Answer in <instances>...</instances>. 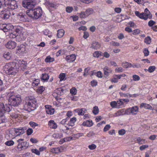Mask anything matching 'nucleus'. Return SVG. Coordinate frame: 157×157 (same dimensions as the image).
<instances>
[{"mask_svg": "<svg viewBox=\"0 0 157 157\" xmlns=\"http://www.w3.org/2000/svg\"><path fill=\"white\" fill-rule=\"evenodd\" d=\"M89 33L87 32H84V35L83 37L85 39L87 38L89 36Z\"/></svg>", "mask_w": 157, "mask_h": 157, "instance_id": "obj_64", "label": "nucleus"}, {"mask_svg": "<svg viewBox=\"0 0 157 157\" xmlns=\"http://www.w3.org/2000/svg\"><path fill=\"white\" fill-rule=\"evenodd\" d=\"M144 42L145 43L147 44H150L151 42V38L149 36H148L145 38Z\"/></svg>", "mask_w": 157, "mask_h": 157, "instance_id": "obj_40", "label": "nucleus"}, {"mask_svg": "<svg viewBox=\"0 0 157 157\" xmlns=\"http://www.w3.org/2000/svg\"><path fill=\"white\" fill-rule=\"evenodd\" d=\"M48 125L51 128L56 129L57 128V124L53 120H50L48 122Z\"/></svg>", "mask_w": 157, "mask_h": 157, "instance_id": "obj_16", "label": "nucleus"}, {"mask_svg": "<svg viewBox=\"0 0 157 157\" xmlns=\"http://www.w3.org/2000/svg\"><path fill=\"white\" fill-rule=\"evenodd\" d=\"M33 132V130L31 128H29L27 130V134L28 135H31Z\"/></svg>", "mask_w": 157, "mask_h": 157, "instance_id": "obj_55", "label": "nucleus"}, {"mask_svg": "<svg viewBox=\"0 0 157 157\" xmlns=\"http://www.w3.org/2000/svg\"><path fill=\"white\" fill-rule=\"evenodd\" d=\"M25 128L20 127L14 128V130L17 134V136H18L23 134L25 132Z\"/></svg>", "mask_w": 157, "mask_h": 157, "instance_id": "obj_9", "label": "nucleus"}, {"mask_svg": "<svg viewBox=\"0 0 157 157\" xmlns=\"http://www.w3.org/2000/svg\"><path fill=\"white\" fill-rule=\"evenodd\" d=\"M91 47L94 49H98L100 47V45L98 42L94 41L93 42Z\"/></svg>", "mask_w": 157, "mask_h": 157, "instance_id": "obj_24", "label": "nucleus"}, {"mask_svg": "<svg viewBox=\"0 0 157 157\" xmlns=\"http://www.w3.org/2000/svg\"><path fill=\"white\" fill-rule=\"evenodd\" d=\"M56 91L58 95H62L63 94L64 90L61 88H57Z\"/></svg>", "mask_w": 157, "mask_h": 157, "instance_id": "obj_28", "label": "nucleus"}, {"mask_svg": "<svg viewBox=\"0 0 157 157\" xmlns=\"http://www.w3.org/2000/svg\"><path fill=\"white\" fill-rule=\"evenodd\" d=\"M14 144V142L12 140H10V141H7L6 142L5 144L7 146H11L13 145Z\"/></svg>", "mask_w": 157, "mask_h": 157, "instance_id": "obj_45", "label": "nucleus"}, {"mask_svg": "<svg viewBox=\"0 0 157 157\" xmlns=\"http://www.w3.org/2000/svg\"><path fill=\"white\" fill-rule=\"evenodd\" d=\"M144 107V108L147 109H149L151 110H153V109L152 107L150 105L147 104L146 103H142L140 104V107L141 108Z\"/></svg>", "mask_w": 157, "mask_h": 157, "instance_id": "obj_21", "label": "nucleus"}, {"mask_svg": "<svg viewBox=\"0 0 157 157\" xmlns=\"http://www.w3.org/2000/svg\"><path fill=\"white\" fill-rule=\"evenodd\" d=\"M110 128V126L109 124H107L105 127L103 131L104 132H106L108 131Z\"/></svg>", "mask_w": 157, "mask_h": 157, "instance_id": "obj_63", "label": "nucleus"}, {"mask_svg": "<svg viewBox=\"0 0 157 157\" xmlns=\"http://www.w3.org/2000/svg\"><path fill=\"white\" fill-rule=\"evenodd\" d=\"M26 144V142H21L20 143V145L19 147H18V148H22L24 147H26L25 146Z\"/></svg>", "mask_w": 157, "mask_h": 157, "instance_id": "obj_57", "label": "nucleus"}, {"mask_svg": "<svg viewBox=\"0 0 157 157\" xmlns=\"http://www.w3.org/2000/svg\"><path fill=\"white\" fill-rule=\"evenodd\" d=\"M76 121V118L75 117H73L71 118L70 121L67 124L69 126H73L74 125V123Z\"/></svg>", "mask_w": 157, "mask_h": 157, "instance_id": "obj_22", "label": "nucleus"}, {"mask_svg": "<svg viewBox=\"0 0 157 157\" xmlns=\"http://www.w3.org/2000/svg\"><path fill=\"white\" fill-rule=\"evenodd\" d=\"M15 63H16L17 65L19 66V68L20 67H21L23 69L26 68L27 63L25 61L17 60L15 62Z\"/></svg>", "mask_w": 157, "mask_h": 157, "instance_id": "obj_8", "label": "nucleus"}, {"mask_svg": "<svg viewBox=\"0 0 157 157\" xmlns=\"http://www.w3.org/2000/svg\"><path fill=\"white\" fill-rule=\"evenodd\" d=\"M65 74V73H61L59 75V78H60V81L65 80L66 79Z\"/></svg>", "mask_w": 157, "mask_h": 157, "instance_id": "obj_35", "label": "nucleus"}, {"mask_svg": "<svg viewBox=\"0 0 157 157\" xmlns=\"http://www.w3.org/2000/svg\"><path fill=\"white\" fill-rule=\"evenodd\" d=\"M123 67L125 68H127L128 67H131V65L130 63H129L127 62L123 63L122 64Z\"/></svg>", "mask_w": 157, "mask_h": 157, "instance_id": "obj_38", "label": "nucleus"}, {"mask_svg": "<svg viewBox=\"0 0 157 157\" xmlns=\"http://www.w3.org/2000/svg\"><path fill=\"white\" fill-rule=\"evenodd\" d=\"M46 108V111L47 114L50 115L54 113L55 110L53 108H52L51 106L49 107L47 105L45 106Z\"/></svg>", "mask_w": 157, "mask_h": 157, "instance_id": "obj_15", "label": "nucleus"}, {"mask_svg": "<svg viewBox=\"0 0 157 157\" xmlns=\"http://www.w3.org/2000/svg\"><path fill=\"white\" fill-rule=\"evenodd\" d=\"M17 16V18L21 21H26L27 20L26 16L22 13H20L18 14Z\"/></svg>", "mask_w": 157, "mask_h": 157, "instance_id": "obj_13", "label": "nucleus"}, {"mask_svg": "<svg viewBox=\"0 0 157 157\" xmlns=\"http://www.w3.org/2000/svg\"><path fill=\"white\" fill-rule=\"evenodd\" d=\"M13 28V25L10 24L7 25V32L9 30H12Z\"/></svg>", "mask_w": 157, "mask_h": 157, "instance_id": "obj_49", "label": "nucleus"}, {"mask_svg": "<svg viewBox=\"0 0 157 157\" xmlns=\"http://www.w3.org/2000/svg\"><path fill=\"white\" fill-rule=\"evenodd\" d=\"M140 32V30L138 29H136L132 31V34L133 35H137L139 34Z\"/></svg>", "mask_w": 157, "mask_h": 157, "instance_id": "obj_50", "label": "nucleus"}, {"mask_svg": "<svg viewBox=\"0 0 157 157\" xmlns=\"http://www.w3.org/2000/svg\"><path fill=\"white\" fill-rule=\"evenodd\" d=\"M156 69V67L155 66H150L147 70L150 73L153 72Z\"/></svg>", "mask_w": 157, "mask_h": 157, "instance_id": "obj_36", "label": "nucleus"}, {"mask_svg": "<svg viewBox=\"0 0 157 157\" xmlns=\"http://www.w3.org/2000/svg\"><path fill=\"white\" fill-rule=\"evenodd\" d=\"M93 124V123L92 120H88L86 121V122L84 121L82 123V125L84 126L87 127H90Z\"/></svg>", "mask_w": 157, "mask_h": 157, "instance_id": "obj_23", "label": "nucleus"}, {"mask_svg": "<svg viewBox=\"0 0 157 157\" xmlns=\"http://www.w3.org/2000/svg\"><path fill=\"white\" fill-rule=\"evenodd\" d=\"M93 112L95 115H96L99 112V109L98 106H96L94 107Z\"/></svg>", "mask_w": 157, "mask_h": 157, "instance_id": "obj_39", "label": "nucleus"}, {"mask_svg": "<svg viewBox=\"0 0 157 157\" xmlns=\"http://www.w3.org/2000/svg\"><path fill=\"white\" fill-rule=\"evenodd\" d=\"M143 13H144V15H145V16H146V15H147V17H148L149 15H150L149 14L150 13V12L149 11L147 8H146L145 9L144 12Z\"/></svg>", "mask_w": 157, "mask_h": 157, "instance_id": "obj_58", "label": "nucleus"}, {"mask_svg": "<svg viewBox=\"0 0 157 157\" xmlns=\"http://www.w3.org/2000/svg\"><path fill=\"white\" fill-rule=\"evenodd\" d=\"M31 151L33 153H34L37 155H40V152L37 149H31Z\"/></svg>", "mask_w": 157, "mask_h": 157, "instance_id": "obj_43", "label": "nucleus"}, {"mask_svg": "<svg viewBox=\"0 0 157 157\" xmlns=\"http://www.w3.org/2000/svg\"><path fill=\"white\" fill-rule=\"evenodd\" d=\"M86 15L85 12H82L80 13L79 16L81 18H85L88 17Z\"/></svg>", "mask_w": 157, "mask_h": 157, "instance_id": "obj_42", "label": "nucleus"}, {"mask_svg": "<svg viewBox=\"0 0 157 157\" xmlns=\"http://www.w3.org/2000/svg\"><path fill=\"white\" fill-rule=\"evenodd\" d=\"M143 52L145 56H147L149 55V52L147 49L145 48L144 49Z\"/></svg>", "mask_w": 157, "mask_h": 157, "instance_id": "obj_62", "label": "nucleus"}, {"mask_svg": "<svg viewBox=\"0 0 157 157\" xmlns=\"http://www.w3.org/2000/svg\"><path fill=\"white\" fill-rule=\"evenodd\" d=\"M36 104L27 101H25V103L24 105V108L25 110L30 111L35 110L36 108Z\"/></svg>", "mask_w": 157, "mask_h": 157, "instance_id": "obj_6", "label": "nucleus"}, {"mask_svg": "<svg viewBox=\"0 0 157 157\" xmlns=\"http://www.w3.org/2000/svg\"><path fill=\"white\" fill-rule=\"evenodd\" d=\"M131 108L132 111V113L133 114H136L138 110V108L137 106H134Z\"/></svg>", "mask_w": 157, "mask_h": 157, "instance_id": "obj_30", "label": "nucleus"}, {"mask_svg": "<svg viewBox=\"0 0 157 157\" xmlns=\"http://www.w3.org/2000/svg\"><path fill=\"white\" fill-rule=\"evenodd\" d=\"M8 101L11 105L15 107L18 106L22 101L21 96L19 95H15L13 92H10L7 94Z\"/></svg>", "mask_w": 157, "mask_h": 157, "instance_id": "obj_2", "label": "nucleus"}, {"mask_svg": "<svg viewBox=\"0 0 157 157\" xmlns=\"http://www.w3.org/2000/svg\"><path fill=\"white\" fill-rule=\"evenodd\" d=\"M64 31L63 29H59L57 31V36L58 38L62 37L64 35Z\"/></svg>", "mask_w": 157, "mask_h": 157, "instance_id": "obj_26", "label": "nucleus"}, {"mask_svg": "<svg viewBox=\"0 0 157 157\" xmlns=\"http://www.w3.org/2000/svg\"><path fill=\"white\" fill-rule=\"evenodd\" d=\"M117 103L115 101H112L110 103V105L113 107H117Z\"/></svg>", "mask_w": 157, "mask_h": 157, "instance_id": "obj_51", "label": "nucleus"}, {"mask_svg": "<svg viewBox=\"0 0 157 157\" xmlns=\"http://www.w3.org/2000/svg\"><path fill=\"white\" fill-rule=\"evenodd\" d=\"M137 143L140 144H142L145 143V140L141 139L140 137L137 138Z\"/></svg>", "mask_w": 157, "mask_h": 157, "instance_id": "obj_31", "label": "nucleus"}, {"mask_svg": "<svg viewBox=\"0 0 157 157\" xmlns=\"http://www.w3.org/2000/svg\"><path fill=\"white\" fill-rule=\"evenodd\" d=\"M76 59V56L75 54H72L70 56H66V59L69 63L72 62Z\"/></svg>", "mask_w": 157, "mask_h": 157, "instance_id": "obj_14", "label": "nucleus"}, {"mask_svg": "<svg viewBox=\"0 0 157 157\" xmlns=\"http://www.w3.org/2000/svg\"><path fill=\"white\" fill-rule=\"evenodd\" d=\"M54 60V59L53 58H51L50 56H48L45 59V61L47 63H50L52 62Z\"/></svg>", "mask_w": 157, "mask_h": 157, "instance_id": "obj_33", "label": "nucleus"}, {"mask_svg": "<svg viewBox=\"0 0 157 157\" xmlns=\"http://www.w3.org/2000/svg\"><path fill=\"white\" fill-rule=\"evenodd\" d=\"M45 4L46 6L49 8H51L56 9L57 7L55 2L52 3L48 1H46L45 3Z\"/></svg>", "mask_w": 157, "mask_h": 157, "instance_id": "obj_12", "label": "nucleus"}, {"mask_svg": "<svg viewBox=\"0 0 157 157\" xmlns=\"http://www.w3.org/2000/svg\"><path fill=\"white\" fill-rule=\"evenodd\" d=\"M28 101L30 102H33V103L36 104L37 101L35 99L34 97L32 96H30L28 97H26L25 99V101Z\"/></svg>", "mask_w": 157, "mask_h": 157, "instance_id": "obj_18", "label": "nucleus"}, {"mask_svg": "<svg viewBox=\"0 0 157 157\" xmlns=\"http://www.w3.org/2000/svg\"><path fill=\"white\" fill-rule=\"evenodd\" d=\"M145 15H144V13H140V16L139 17L140 18L143 19L145 20H147L148 17L151 19V18L152 15H151V16H150L149 17H147V15H146V16H145Z\"/></svg>", "mask_w": 157, "mask_h": 157, "instance_id": "obj_27", "label": "nucleus"}, {"mask_svg": "<svg viewBox=\"0 0 157 157\" xmlns=\"http://www.w3.org/2000/svg\"><path fill=\"white\" fill-rule=\"evenodd\" d=\"M155 23V21L153 20H150L148 23V25L149 26L151 27L154 25Z\"/></svg>", "mask_w": 157, "mask_h": 157, "instance_id": "obj_61", "label": "nucleus"}, {"mask_svg": "<svg viewBox=\"0 0 157 157\" xmlns=\"http://www.w3.org/2000/svg\"><path fill=\"white\" fill-rule=\"evenodd\" d=\"M93 9L92 8H89L86 10L85 12L86 13V14L87 15L86 16H88L90 14L93 13Z\"/></svg>", "mask_w": 157, "mask_h": 157, "instance_id": "obj_34", "label": "nucleus"}, {"mask_svg": "<svg viewBox=\"0 0 157 157\" xmlns=\"http://www.w3.org/2000/svg\"><path fill=\"white\" fill-rule=\"evenodd\" d=\"M89 148L91 150H94L96 148V146L94 144H92L88 146Z\"/></svg>", "mask_w": 157, "mask_h": 157, "instance_id": "obj_60", "label": "nucleus"}, {"mask_svg": "<svg viewBox=\"0 0 157 157\" xmlns=\"http://www.w3.org/2000/svg\"><path fill=\"white\" fill-rule=\"evenodd\" d=\"M29 124L31 127L33 128H35V127L38 126L37 124L33 121H30Z\"/></svg>", "mask_w": 157, "mask_h": 157, "instance_id": "obj_46", "label": "nucleus"}, {"mask_svg": "<svg viewBox=\"0 0 157 157\" xmlns=\"http://www.w3.org/2000/svg\"><path fill=\"white\" fill-rule=\"evenodd\" d=\"M11 55L10 52H6L4 53L3 55L4 58L6 60H9L11 58Z\"/></svg>", "mask_w": 157, "mask_h": 157, "instance_id": "obj_25", "label": "nucleus"}, {"mask_svg": "<svg viewBox=\"0 0 157 157\" xmlns=\"http://www.w3.org/2000/svg\"><path fill=\"white\" fill-rule=\"evenodd\" d=\"M25 47V45L21 44L17 47V50L20 53L25 52L26 51Z\"/></svg>", "mask_w": 157, "mask_h": 157, "instance_id": "obj_17", "label": "nucleus"}, {"mask_svg": "<svg viewBox=\"0 0 157 157\" xmlns=\"http://www.w3.org/2000/svg\"><path fill=\"white\" fill-rule=\"evenodd\" d=\"M73 10V8L72 7L67 6L66 8V11L68 13H70L72 12Z\"/></svg>", "mask_w": 157, "mask_h": 157, "instance_id": "obj_47", "label": "nucleus"}, {"mask_svg": "<svg viewBox=\"0 0 157 157\" xmlns=\"http://www.w3.org/2000/svg\"><path fill=\"white\" fill-rule=\"evenodd\" d=\"M4 70L8 75L14 76L19 71V66L15 62H11L6 64Z\"/></svg>", "mask_w": 157, "mask_h": 157, "instance_id": "obj_1", "label": "nucleus"}, {"mask_svg": "<svg viewBox=\"0 0 157 157\" xmlns=\"http://www.w3.org/2000/svg\"><path fill=\"white\" fill-rule=\"evenodd\" d=\"M26 13L29 17L33 19H37L42 16V10L40 7H38L32 10H27Z\"/></svg>", "mask_w": 157, "mask_h": 157, "instance_id": "obj_3", "label": "nucleus"}, {"mask_svg": "<svg viewBox=\"0 0 157 157\" xmlns=\"http://www.w3.org/2000/svg\"><path fill=\"white\" fill-rule=\"evenodd\" d=\"M40 80L39 79H36L34 80L33 82V85L37 86L40 83Z\"/></svg>", "mask_w": 157, "mask_h": 157, "instance_id": "obj_48", "label": "nucleus"}, {"mask_svg": "<svg viewBox=\"0 0 157 157\" xmlns=\"http://www.w3.org/2000/svg\"><path fill=\"white\" fill-rule=\"evenodd\" d=\"M125 133V130L124 129H122L119 131L118 133L120 135H123Z\"/></svg>", "mask_w": 157, "mask_h": 157, "instance_id": "obj_59", "label": "nucleus"}, {"mask_svg": "<svg viewBox=\"0 0 157 157\" xmlns=\"http://www.w3.org/2000/svg\"><path fill=\"white\" fill-rule=\"evenodd\" d=\"M148 145H142L140 147V149L141 150H143L146 148L148 147Z\"/></svg>", "mask_w": 157, "mask_h": 157, "instance_id": "obj_56", "label": "nucleus"}, {"mask_svg": "<svg viewBox=\"0 0 157 157\" xmlns=\"http://www.w3.org/2000/svg\"><path fill=\"white\" fill-rule=\"evenodd\" d=\"M22 4L23 6L27 8L28 10H32L34 8L36 2L34 0H24L22 2Z\"/></svg>", "mask_w": 157, "mask_h": 157, "instance_id": "obj_4", "label": "nucleus"}, {"mask_svg": "<svg viewBox=\"0 0 157 157\" xmlns=\"http://www.w3.org/2000/svg\"><path fill=\"white\" fill-rule=\"evenodd\" d=\"M123 101H124V102H128L129 101V100L128 99H123L122 100H120V102L119 103V104L120 105L122 104L123 103Z\"/></svg>", "mask_w": 157, "mask_h": 157, "instance_id": "obj_53", "label": "nucleus"}, {"mask_svg": "<svg viewBox=\"0 0 157 157\" xmlns=\"http://www.w3.org/2000/svg\"><path fill=\"white\" fill-rule=\"evenodd\" d=\"M49 78V76L48 74L44 73L42 74V76L40 77L41 79L43 82H46Z\"/></svg>", "mask_w": 157, "mask_h": 157, "instance_id": "obj_19", "label": "nucleus"}, {"mask_svg": "<svg viewBox=\"0 0 157 157\" xmlns=\"http://www.w3.org/2000/svg\"><path fill=\"white\" fill-rule=\"evenodd\" d=\"M6 47L10 49H13L16 46V43L12 41H9L6 45Z\"/></svg>", "mask_w": 157, "mask_h": 157, "instance_id": "obj_10", "label": "nucleus"}, {"mask_svg": "<svg viewBox=\"0 0 157 157\" xmlns=\"http://www.w3.org/2000/svg\"><path fill=\"white\" fill-rule=\"evenodd\" d=\"M12 105L10 103L6 104L5 105L3 104H0V115L1 116L5 112H9L12 109Z\"/></svg>", "mask_w": 157, "mask_h": 157, "instance_id": "obj_5", "label": "nucleus"}, {"mask_svg": "<svg viewBox=\"0 0 157 157\" xmlns=\"http://www.w3.org/2000/svg\"><path fill=\"white\" fill-rule=\"evenodd\" d=\"M60 151V149L58 147L54 148L51 149V152L55 153H58Z\"/></svg>", "mask_w": 157, "mask_h": 157, "instance_id": "obj_37", "label": "nucleus"}, {"mask_svg": "<svg viewBox=\"0 0 157 157\" xmlns=\"http://www.w3.org/2000/svg\"><path fill=\"white\" fill-rule=\"evenodd\" d=\"M75 112L78 113V114L79 115H84V111H83V109H75Z\"/></svg>", "mask_w": 157, "mask_h": 157, "instance_id": "obj_32", "label": "nucleus"}, {"mask_svg": "<svg viewBox=\"0 0 157 157\" xmlns=\"http://www.w3.org/2000/svg\"><path fill=\"white\" fill-rule=\"evenodd\" d=\"M70 93L73 95H75L77 93V90L75 88H72L70 90Z\"/></svg>", "mask_w": 157, "mask_h": 157, "instance_id": "obj_44", "label": "nucleus"}, {"mask_svg": "<svg viewBox=\"0 0 157 157\" xmlns=\"http://www.w3.org/2000/svg\"><path fill=\"white\" fill-rule=\"evenodd\" d=\"M44 88L43 86H40L37 90V91L38 93L41 94L44 90Z\"/></svg>", "mask_w": 157, "mask_h": 157, "instance_id": "obj_41", "label": "nucleus"}, {"mask_svg": "<svg viewBox=\"0 0 157 157\" xmlns=\"http://www.w3.org/2000/svg\"><path fill=\"white\" fill-rule=\"evenodd\" d=\"M17 8V6L16 1L14 0L10 1L8 8L13 10Z\"/></svg>", "mask_w": 157, "mask_h": 157, "instance_id": "obj_11", "label": "nucleus"}, {"mask_svg": "<svg viewBox=\"0 0 157 157\" xmlns=\"http://www.w3.org/2000/svg\"><path fill=\"white\" fill-rule=\"evenodd\" d=\"M133 80L134 81H138L140 79V77L139 76L136 75H134L133 76Z\"/></svg>", "mask_w": 157, "mask_h": 157, "instance_id": "obj_52", "label": "nucleus"}, {"mask_svg": "<svg viewBox=\"0 0 157 157\" xmlns=\"http://www.w3.org/2000/svg\"><path fill=\"white\" fill-rule=\"evenodd\" d=\"M11 14L10 11L5 9L1 12L0 17L3 19L6 20L9 18Z\"/></svg>", "mask_w": 157, "mask_h": 157, "instance_id": "obj_7", "label": "nucleus"}, {"mask_svg": "<svg viewBox=\"0 0 157 157\" xmlns=\"http://www.w3.org/2000/svg\"><path fill=\"white\" fill-rule=\"evenodd\" d=\"M100 55H101L100 52H95L93 54L94 57H98Z\"/></svg>", "mask_w": 157, "mask_h": 157, "instance_id": "obj_54", "label": "nucleus"}, {"mask_svg": "<svg viewBox=\"0 0 157 157\" xmlns=\"http://www.w3.org/2000/svg\"><path fill=\"white\" fill-rule=\"evenodd\" d=\"M43 33L44 35L48 36L50 37L52 36V33L48 29H45L43 31Z\"/></svg>", "mask_w": 157, "mask_h": 157, "instance_id": "obj_29", "label": "nucleus"}, {"mask_svg": "<svg viewBox=\"0 0 157 157\" xmlns=\"http://www.w3.org/2000/svg\"><path fill=\"white\" fill-rule=\"evenodd\" d=\"M104 74L107 76H109L110 73H111L112 71L110 68L107 67H105L104 68Z\"/></svg>", "mask_w": 157, "mask_h": 157, "instance_id": "obj_20", "label": "nucleus"}]
</instances>
